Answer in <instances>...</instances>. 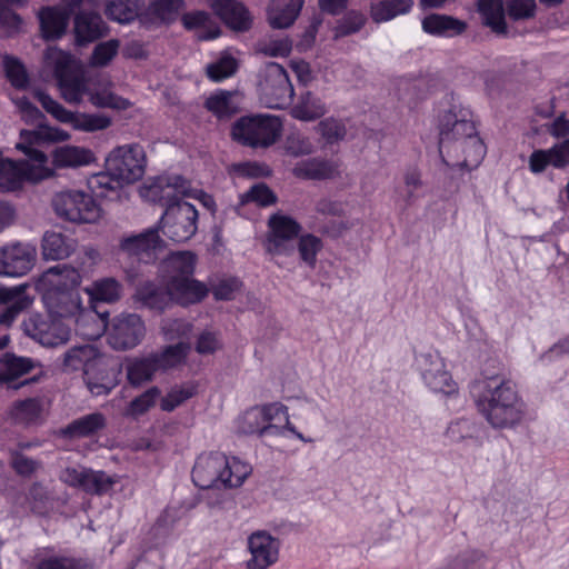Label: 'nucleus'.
Segmentation results:
<instances>
[{"mask_svg":"<svg viewBox=\"0 0 569 569\" xmlns=\"http://www.w3.org/2000/svg\"><path fill=\"white\" fill-rule=\"evenodd\" d=\"M471 392L479 412L493 428H511L522 421L526 405L510 380L483 376L475 381Z\"/></svg>","mask_w":569,"mask_h":569,"instance_id":"nucleus-1","label":"nucleus"},{"mask_svg":"<svg viewBox=\"0 0 569 569\" xmlns=\"http://www.w3.org/2000/svg\"><path fill=\"white\" fill-rule=\"evenodd\" d=\"M196 262L197 256L191 251L173 252L161 262L163 284L181 306L200 302L208 293L206 284L193 278Z\"/></svg>","mask_w":569,"mask_h":569,"instance_id":"nucleus-2","label":"nucleus"},{"mask_svg":"<svg viewBox=\"0 0 569 569\" xmlns=\"http://www.w3.org/2000/svg\"><path fill=\"white\" fill-rule=\"evenodd\" d=\"M250 472L251 468L236 458L229 460L221 452H209L197 458L192 480L201 489L237 488Z\"/></svg>","mask_w":569,"mask_h":569,"instance_id":"nucleus-3","label":"nucleus"},{"mask_svg":"<svg viewBox=\"0 0 569 569\" xmlns=\"http://www.w3.org/2000/svg\"><path fill=\"white\" fill-rule=\"evenodd\" d=\"M282 123L276 116H244L231 128V138L251 148H268L280 137Z\"/></svg>","mask_w":569,"mask_h":569,"instance_id":"nucleus-4","label":"nucleus"},{"mask_svg":"<svg viewBox=\"0 0 569 569\" xmlns=\"http://www.w3.org/2000/svg\"><path fill=\"white\" fill-rule=\"evenodd\" d=\"M189 350V342L181 340L176 345L168 346L160 353L136 359L127 366L128 380L134 386L149 381L156 371L174 367L181 362Z\"/></svg>","mask_w":569,"mask_h":569,"instance_id":"nucleus-5","label":"nucleus"},{"mask_svg":"<svg viewBox=\"0 0 569 569\" xmlns=\"http://www.w3.org/2000/svg\"><path fill=\"white\" fill-rule=\"evenodd\" d=\"M52 207L57 216L77 223L96 222L101 214V209L94 199L79 190L56 193L52 198Z\"/></svg>","mask_w":569,"mask_h":569,"instance_id":"nucleus-6","label":"nucleus"},{"mask_svg":"<svg viewBox=\"0 0 569 569\" xmlns=\"http://www.w3.org/2000/svg\"><path fill=\"white\" fill-rule=\"evenodd\" d=\"M260 100L270 109H283L292 101L295 91L284 68L276 62L266 64L259 81Z\"/></svg>","mask_w":569,"mask_h":569,"instance_id":"nucleus-7","label":"nucleus"},{"mask_svg":"<svg viewBox=\"0 0 569 569\" xmlns=\"http://www.w3.org/2000/svg\"><path fill=\"white\" fill-rule=\"evenodd\" d=\"M477 134L475 122L468 110L452 108L446 111L439 123V152L450 154L452 150L465 144L466 140Z\"/></svg>","mask_w":569,"mask_h":569,"instance_id":"nucleus-8","label":"nucleus"},{"mask_svg":"<svg viewBox=\"0 0 569 569\" xmlns=\"http://www.w3.org/2000/svg\"><path fill=\"white\" fill-rule=\"evenodd\" d=\"M146 168V154L139 144H124L114 148L106 158V169L110 170L124 184L142 178Z\"/></svg>","mask_w":569,"mask_h":569,"instance_id":"nucleus-9","label":"nucleus"},{"mask_svg":"<svg viewBox=\"0 0 569 569\" xmlns=\"http://www.w3.org/2000/svg\"><path fill=\"white\" fill-rule=\"evenodd\" d=\"M198 211L187 201L170 203L160 218L163 234L174 242H184L192 238L198 229Z\"/></svg>","mask_w":569,"mask_h":569,"instance_id":"nucleus-10","label":"nucleus"},{"mask_svg":"<svg viewBox=\"0 0 569 569\" xmlns=\"http://www.w3.org/2000/svg\"><path fill=\"white\" fill-rule=\"evenodd\" d=\"M166 242L159 236L158 228H149L140 233L124 237L119 243V256L139 263H153Z\"/></svg>","mask_w":569,"mask_h":569,"instance_id":"nucleus-11","label":"nucleus"},{"mask_svg":"<svg viewBox=\"0 0 569 569\" xmlns=\"http://www.w3.org/2000/svg\"><path fill=\"white\" fill-rule=\"evenodd\" d=\"M33 94L48 113L62 123L71 124L77 130L93 132L107 129L111 124V120L107 116L73 113L41 90H36Z\"/></svg>","mask_w":569,"mask_h":569,"instance_id":"nucleus-12","label":"nucleus"},{"mask_svg":"<svg viewBox=\"0 0 569 569\" xmlns=\"http://www.w3.org/2000/svg\"><path fill=\"white\" fill-rule=\"evenodd\" d=\"M146 336V326L136 313L116 316L107 330L108 342L114 350H129L137 347Z\"/></svg>","mask_w":569,"mask_h":569,"instance_id":"nucleus-13","label":"nucleus"},{"mask_svg":"<svg viewBox=\"0 0 569 569\" xmlns=\"http://www.w3.org/2000/svg\"><path fill=\"white\" fill-rule=\"evenodd\" d=\"M59 479L69 487L97 496L107 493L116 483L114 478L104 471L84 467H67L61 470Z\"/></svg>","mask_w":569,"mask_h":569,"instance_id":"nucleus-14","label":"nucleus"},{"mask_svg":"<svg viewBox=\"0 0 569 569\" xmlns=\"http://www.w3.org/2000/svg\"><path fill=\"white\" fill-rule=\"evenodd\" d=\"M27 336L44 347L54 348L66 345L70 339V328L62 321L46 320L40 315L29 316L22 323Z\"/></svg>","mask_w":569,"mask_h":569,"instance_id":"nucleus-15","label":"nucleus"},{"mask_svg":"<svg viewBox=\"0 0 569 569\" xmlns=\"http://www.w3.org/2000/svg\"><path fill=\"white\" fill-rule=\"evenodd\" d=\"M269 228L267 251L271 254L289 256L293 253V242L301 230V226L288 216L273 214L269 219Z\"/></svg>","mask_w":569,"mask_h":569,"instance_id":"nucleus-16","label":"nucleus"},{"mask_svg":"<svg viewBox=\"0 0 569 569\" xmlns=\"http://www.w3.org/2000/svg\"><path fill=\"white\" fill-rule=\"evenodd\" d=\"M36 262V249L16 242L0 248V274L21 277L27 274Z\"/></svg>","mask_w":569,"mask_h":569,"instance_id":"nucleus-17","label":"nucleus"},{"mask_svg":"<svg viewBox=\"0 0 569 569\" xmlns=\"http://www.w3.org/2000/svg\"><path fill=\"white\" fill-rule=\"evenodd\" d=\"M44 305L50 315L58 318L74 317L77 315L88 318L90 312L82 309L81 297L78 289H47L43 295Z\"/></svg>","mask_w":569,"mask_h":569,"instance_id":"nucleus-18","label":"nucleus"},{"mask_svg":"<svg viewBox=\"0 0 569 569\" xmlns=\"http://www.w3.org/2000/svg\"><path fill=\"white\" fill-rule=\"evenodd\" d=\"M419 365L422 378L431 390L447 395L455 392L456 385L445 369L443 360L438 353L421 355Z\"/></svg>","mask_w":569,"mask_h":569,"instance_id":"nucleus-19","label":"nucleus"},{"mask_svg":"<svg viewBox=\"0 0 569 569\" xmlns=\"http://www.w3.org/2000/svg\"><path fill=\"white\" fill-rule=\"evenodd\" d=\"M251 559L248 569H267L278 559L279 542L266 531L253 532L248 539Z\"/></svg>","mask_w":569,"mask_h":569,"instance_id":"nucleus-20","label":"nucleus"},{"mask_svg":"<svg viewBox=\"0 0 569 569\" xmlns=\"http://www.w3.org/2000/svg\"><path fill=\"white\" fill-rule=\"evenodd\" d=\"M27 289L28 284L0 287V305L4 307L0 313V325L10 326L31 306L33 299L27 293Z\"/></svg>","mask_w":569,"mask_h":569,"instance_id":"nucleus-21","label":"nucleus"},{"mask_svg":"<svg viewBox=\"0 0 569 569\" xmlns=\"http://www.w3.org/2000/svg\"><path fill=\"white\" fill-rule=\"evenodd\" d=\"M214 13L233 31L244 32L252 26V17L242 2L237 0H214Z\"/></svg>","mask_w":569,"mask_h":569,"instance_id":"nucleus-22","label":"nucleus"},{"mask_svg":"<svg viewBox=\"0 0 569 569\" xmlns=\"http://www.w3.org/2000/svg\"><path fill=\"white\" fill-rule=\"evenodd\" d=\"M108 28L102 17L94 12H80L74 18V34L79 44L92 42L103 37Z\"/></svg>","mask_w":569,"mask_h":569,"instance_id":"nucleus-23","label":"nucleus"},{"mask_svg":"<svg viewBox=\"0 0 569 569\" xmlns=\"http://www.w3.org/2000/svg\"><path fill=\"white\" fill-rule=\"evenodd\" d=\"M40 30L46 40L60 39L67 31L70 18L61 7H44L39 13Z\"/></svg>","mask_w":569,"mask_h":569,"instance_id":"nucleus-24","label":"nucleus"},{"mask_svg":"<svg viewBox=\"0 0 569 569\" xmlns=\"http://www.w3.org/2000/svg\"><path fill=\"white\" fill-rule=\"evenodd\" d=\"M422 30L435 37H456L463 33L467 23L447 14L431 13L422 19Z\"/></svg>","mask_w":569,"mask_h":569,"instance_id":"nucleus-25","label":"nucleus"},{"mask_svg":"<svg viewBox=\"0 0 569 569\" xmlns=\"http://www.w3.org/2000/svg\"><path fill=\"white\" fill-rule=\"evenodd\" d=\"M305 0H272L268 8V21L273 29L290 27L298 18Z\"/></svg>","mask_w":569,"mask_h":569,"instance_id":"nucleus-26","label":"nucleus"},{"mask_svg":"<svg viewBox=\"0 0 569 569\" xmlns=\"http://www.w3.org/2000/svg\"><path fill=\"white\" fill-rule=\"evenodd\" d=\"M32 367L33 363L29 358L6 353L0 363V385L7 383L8 388L18 389L29 383V380H23L20 383L13 382L20 376L30 372Z\"/></svg>","mask_w":569,"mask_h":569,"instance_id":"nucleus-27","label":"nucleus"},{"mask_svg":"<svg viewBox=\"0 0 569 569\" xmlns=\"http://www.w3.org/2000/svg\"><path fill=\"white\" fill-rule=\"evenodd\" d=\"M133 298L143 307L159 312L166 310L171 302H176L167 287L162 289L152 282H146L138 287Z\"/></svg>","mask_w":569,"mask_h":569,"instance_id":"nucleus-28","label":"nucleus"},{"mask_svg":"<svg viewBox=\"0 0 569 569\" xmlns=\"http://www.w3.org/2000/svg\"><path fill=\"white\" fill-rule=\"evenodd\" d=\"M56 77L63 99L70 103H79L84 93L88 94L86 80L80 74L70 72L67 68L58 66Z\"/></svg>","mask_w":569,"mask_h":569,"instance_id":"nucleus-29","label":"nucleus"},{"mask_svg":"<svg viewBox=\"0 0 569 569\" xmlns=\"http://www.w3.org/2000/svg\"><path fill=\"white\" fill-rule=\"evenodd\" d=\"M76 249V241L61 232L47 231L42 237L41 250L46 260H62Z\"/></svg>","mask_w":569,"mask_h":569,"instance_id":"nucleus-30","label":"nucleus"},{"mask_svg":"<svg viewBox=\"0 0 569 569\" xmlns=\"http://www.w3.org/2000/svg\"><path fill=\"white\" fill-rule=\"evenodd\" d=\"M9 416L17 425H39L43 421L42 402L38 398L14 401Z\"/></svg>","mask_w":569,"mask_h":569,"instance_id":"nucleus-31","label":"nucleus"},{"mask_svg":"<svg viewBox=\"0 0 569 569\" xmlns=\"http://www.w3.org/2000/svg\"><path fill=\"white\" fill-rule=\"evenodd\" d=\"M48 289H78L81 283L79 271L70 264H57L43 273Z\"/></svg>","mask_w":569,"mask_h":569,"instance_id":"nucleus-32","label":"nucleus"},{"mask_svg":"<svg viewBox=\"0 0 569 569\" xmlns=\"http://www.w3.org/2000/svg\"><path fill=\"white\" fill-rule=\"evenodd\" d=\"M52 159L56 167L77 168L93 162L94 154L83 147L63 146L53 151Z\"/></svg>","mask_w":569,"mask_h":569,"instance_id":"nucleus-33","label":"nucleus"},{"mask_svg":"<svg viewBox=\"0 0 569 569\" xmlns=\"http://www.w3.org/2000/svg\"><path fill=\"white\" fill-rule=\"evenodd\" d=\"M106 427V418L100 412H93L72 420L62 429L68 438H86L96 435Z\"/></svg>","mask_w":569,"mask_h":569,"instance_id":"nucleus-34","label":"nucleus"},{"mask_svg":"<svg viewBox=\"0 0 569 569\" xmlns=\"http://www.w3.org/2000/svg\"><path fill=\"white\" fill-rule=\"evenodd\" d=\"M292 173L301 179L325 180L335 177L337 169L330 161L312 158L298 162Z\"/></svg>","mask_w":569,"mask_h":569,"instance_id":"nucleus-35","label":"nucleus"},{"mask_svg":"<svg viewBox=\"0 0 569 569\" xmlns=\"http://www.w3.org/2000/svg\"><path fill=\"white\" fill-rule=\"evenodd\" d=\"M327 112L326 104L320 98L310 91L301 94L298 103L291 109L292 118L301 121H313L321 118Z\"/></svg>","mask_w":569,"mask_h":569,"instance_id":"nucleus-36","label":"nucleus"},{"mask_svg":"<svg viewBox=\"0 0 569 569\" xmlns=\"http://www.w3.org/2000/svg\"><path fill=\"white\" fill-rule=\"evenodd\" d=\"M96 350L92 346L84 345L69 349L63 355L62 369L66 372L77 371L83 369V371L90 366L96 367L97 360Z\"/></svg>","mask_w":569,"mask_h":569,"instance_id":"nucleus-37","label":"nucleus"},{"mask_svg":"<svg viewBox=\"0 0 569 569\" xmlns=\"http://www.w3.org/2000/svg\"><path fill=\"white\" fill-rule=\"evenodd\" d=\"M84 382L93 396H106L117 386V381L99 367H88L83 375Z\"/></svg>","mask_w":569,"mask_h":569,"instance_id":"nucleus-38","label":"nucleus"},{"mask_svg":"<svg viewBox=\"0 0 569 569\" xmlns=\"http://www.w3.org/2000/svg\"><path fill=\"white\" fill-rule=\"evenodd\" d=\"M478 9L485 17L486 24L489 26L493 32L498 34H505L507 32L502 0H479Z\"/></svg>","mask_w":569,"mask_h":569,"instance_id":"nucleus-39","label":"nucleus"},{"mask_svg":"<svg viewBox=\"0 0 569 569\" xmlns=\"http://www.w3.org/2000/svg\"><path fill=\"white\" fill-rule=\"evenodd\" d=\"M478 9L485 17L486 24L489 26L493 32L498 34H505L507 32L502 0H479Z\"/></svg>","mask_w":569,"mask_h":569,"instance_id":"nucleus-40","label":"nucleus"},{"mask_svg":"<svg viewBox=\"0 0 569 569\" xmlns=\"http://www.w3.org/2000/svg\"><path fill=\"white\" fill-rule=\"evenodd\" d=\"M86 291L92 300L116 302L121 298L122 284L114 278H103L96 280Z\"/></svg>","mask_w":569,"mask_h":569,"instance_id":"nucleus-41","label":"nucleus"},{"mask_svg":"<svg viewBox=\"0 0 569 569\" xmlns=\"http://www.w3.org/2000/svg\"><path fill=\"white\" fill-rule=\"evenodd\" d=\"M142 7V0H112L107 4L106 14L120 23L133 21Z\"/></svg>","mask_w":569,"mask_h":569,"instance_id":"nucleus-42","label":"nucleus"},{"mask_svg":"<svg viewBox=\"0 0 569 569\" xmlns=\"http://www.w3.org/2000/svg\"><path fill=\"white\" fill-rule=\"evenodd\" d=\"M412 4V0H380L372 6L371 16L376 22L388 21L409 12Z\"/></svg>","mask_w":569,"mask_h":569,"instance_id":"nucleus-43","label":"nucleus"},{"mask_svg":"<svg viewBox=\"0 0 569 569\" xmlns=\"http://www.w3.org/2000/svg\"><path fill=\"white\" fill-rule=\"evenodd\" d=\"M234 92L220 91L206 100V108L219 119H228L238 112V104L233 101Z\"/></svg>","mask_w":569,"mask_h":569,"instance_id":"nucleus-44","label":"nucleus"},{"mask_svg":"<svg viewBox=\"0 0 569 569\" xmlns=\"http://www.w3.org/2000/svg\"><path fill=\"white\" fill-rule=\"evenodd\" d=\"M458 150H461L465 153V158L456 164L469 170L477 168L486 154L485 143L478 134L466 140L465 144L457 146L452 151Z\"/></svg>","mask_w":569,"mask_h":569,"instance_id":"nucleus-45","label":"nucleus"},{"mask_svg":"<svg viewBox=\"0 0 569 569\" xmlns=\"http://www.w3.org/2000/svg\"><path fill=\"white\" fill-rule=\"evenodd\" d=\"M124 183L111 174L110 170L93 174L88 180L90 190L100 198H108L111 193H117Z\"/></svg>","mask_w":569,"mask_h":569,"instance_id":"nucleus-46","label":"nucleus"},{"mask_svg":"<svg viewBox=\"0 0 569 569\" xmlns=\"http://www.w3.org/2000/svg\"><path fill=\"white\" fill-rule=\"evenodd\" d=\"M197 192L198 190L192 189L190 182L181 177V183L178 181H167L157 203L167 209L170 203L182 201L180 197H196Z\"/></svg>","mask_w":569,"mask_h":569,"instance_id":"nucleus-47","label":"nucleus"},{"mask_svg":"<svg viewBox=\"0 0 569 569\" xmlns=\"http://www.w3.org/2000/svg\"><path fill=\"white\" fill-rule=\"evenodd\" d=\"M182 4V0H156L150 3L148 12L153 19L170 23L177 19Z\"/></svg>","mask_w":569,"mask_h":569,"instance_id":"nucleus-48","label":"nucleus"},{"mask_svg":"<svg viewBox=\"0 0 569 569\" xmlns=\"http://www.w3.org/2000/svg\"><path fill=\"white\" fill-rule=\"evenodd\" d=\"M160 396V390L157 387H151L139 397L130 401L126 408L124 415L131 418H138L146 413L151 407L154 406Z\"/></svg>","mask_w":569,"mask_h":569,"instance_id":"nucleus-49","label":"nucleus"},{"mask_svg":"<svg viewBox=\"0 0 569 569\" xmlns=\"http://www.w3.org/2000/svg\"><path fill=\"white\" fill-rule=\"evenodd\" d=\"M120 48L118 39H110L104 42L98 43L90 57V64L92 67H107L117 56Z\"/></svg>","mask_w":569,"mask_h":569,"instance_id":"nucleus-50","label":"nucleus"},{"mask_svg":"<svg viewBox=\"0 0 569 569\" xmlns=\"http://www.w3.org/2000/svg\"><path fill=\"white\" fill-rule=\"evenodd\" d=\"M6 76L12 87L17 89H26L29 84V77L24 66L14 58L7 57L4 59Z\"/></svg>","mask_w":569,"mask_h":569,"instance_id":"nucleus-51","label":"nucleus"},{"mask_svg":"<svg viewBox=\"0 0 569 569\" xmlns=\"http://www.w3.org/2000/svg\"><path fill=\"white\" fill-rule=\"evenodd\" d=\"M321 248V240L313 234L301 236L298 242L300 258L310 267H315L317 254Z\"/></svg>","mask_w":569,"mask_h":569,"instance_id":"nucleus-52","label":"nucleus"},{"mask_svg":"<svg viewBox=\"0 0 569 569\" xmlns=\"http://www.w3.org/2000/svg\"><path fill=\"white\" fill-rule=\"evenodd\" d=\"M483 555L476 550L465 551L459 556L449 559L438 569H479Z\"/></svg>","mask_w":569,"mask_h":569,"instance_id":"nucleus-53","label":"nucleus"},{"mask_svg":"<svg viewBox=\"0 0 569 569\" xmlns=\"http://www.w3.org/2000/svg\"><path fill=\"white\" fill-rule=\"evenodd\" d=\"M167 181H178L181 183V176H160L149 182L144 183L140 189V194L143 199L150 202H158L159 196L163 191Z\"/></svg>","mask_w":569,"mask_h":569,"instance_id":"nucleus-54","label":"nucleus"},{"mask_svg":"<svg viewBox=\"0 0 569 569\" xmlns=\"http://www.w3.org/2000/svg\"><path fill=\"white\" fill-rule=\"evenodd\" d=\"M90 102L98 108L126 109L128 101L109 90L88 91Z\"/></svg>","mask_w":569,"mask_h":569,"instance_id":"nucleus-55","label":"nucleus"},{"mask_svg":"<svg viewBox=\"0 0 569 569\" xmlns=\"http://www.w3.org/2000/svg\"><path fill=\"white\" fill-rule=\"evenodd\" d=\"M37 569H92V567L81 559L69 557H49L37 563Z\"/></svg>","mask_w":569,"mask_h":569,"instance_id":"nucleus-56","label":"nucleus"},{"mask_svg":"<svg viewBox=\"0 0 569 569\" xmlns=\"http://www.w3.org/2000/svg\"><path fill=\"white\" fill-rule=\"evenodd\" d=\"M237 61L231 56L222 57L214 63L207 67V74L214 81H221L229 78L237 71Z\"/></svg>","mask_w":569,"mask_h":569,"instance_id":"nucleus-57","label":"nucleus"},{"mask_svg":"<svg viewBox=\"0 0 569 569\" xmlns=\"http://www.w3.org/2000/svg\"><path fill=\"white\" fill-rule=\"evenodd\" d=\"M277 200L273 191L264 183L252 186L243 196L242 202H256L259 206H270Z\"/></svg>","mask_w":569,"mask_h":569,"instance_id":"nucleus-58","label":"nucleus"},{"mask_svg":"<svg viewBox=\"0 0 569 569\" xmlns=\"http://www.w3.org/2000/svg\"><path fill=\"white\" fill-rule=\"evenodd\" d=\"M194 395V388H173L160 401L163 411L171 412Z\"/></svg>","mask_w":569,"mask_h":569,"instance_id":"nucleus-59","label":"nucleus"},{"mask_svg":"<svg viewBox=\"0 0 569 569\" xmlns=\"http://www.w3.org/2000/svg\"><path fill=\"white\" fill-rule=\"evenodd\" d=\"M192 326L182 319H167L163 321L162 331L167 340L188 338Z\"/></svg>","mask_w":569,"mask_h":569,"instance_id":"nucleus-60","label":"nucleus"},{"mask_svg":"<svg viewBox=\"0 0 569 569\" xmlns=\"http://www.w3.org/2000/svg\"><path fill=\"white\" fill-rule=\"evenodd\" d=\"M507 12L513 20L530 19L535 16V0H506Z\"/></svg>","mask_w":569,"mask_h":569,"instance_id":"nucleus-61","label":"nucleus"},{"mask_svg":"<svg viewBox=\"0 0 569 569\" xmlns=\"http://www.w3.org/2000/svg\"><path fill=\"white\" fill-rule=\"evenodd\" d=\"M10 466L19 476L29 477L39 468L40 465L37 460H33L17 450H11Z\"/></svg>","mask_w":569,"mask_h":569,"instance_id":"nucleus-62","label":"nucleus"},{"mask_svg":"<svg viewBox=\"0 0 569 569\" xmlns=\"http://www.w3.org/2000/svg\"><path fill=\"white\" fill-rule=\"evenodd\" d=\"M29 499L32 511L38 515H46L51 508L47 490L40 483H33L29 490Z\"/></svg>","mask_w":569,"mask_h":569,"instance_id":"nucleus-63","label":"nucleus"},{"mask_svg":"<svg viewBox=\"0 0 569 569\" xmlns=\"http://www.w3.org/2000/svg\"><path fill=\"white\" fill-rule=\"evenodd\" d=\"M292 43L288 38L260 42L258 51L268 57H286L291 52Z\"/></svg>","mask_w":569,"mask_h":569,"instance_id":"nucleus-64","label":"nucleus"}]
</instances>
